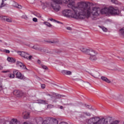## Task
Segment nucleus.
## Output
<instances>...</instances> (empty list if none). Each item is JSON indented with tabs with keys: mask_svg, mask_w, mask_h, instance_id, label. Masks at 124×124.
Listing matches in <instances>:
<instances>
[{
	"mask_svg": "<svg viewBox=\"0 0 124 124\" xmlns=\"http://www.w3.org/2000/svg\"><path fill=\"white\" fill-rule=\"evenodd\" d=\"M78 6H75V2L68 4V7L70 9H65L62 12V15L66 18H74L77 20L89 19L91 14V10L88 7V3L85 2L78 3Z\"/></svg>",
	"mask_w": 124,
	"mask_h": 124,
	"instance_id": "nucleus-1",
	"label": "nucleus"
},
{
	"mask_svg": "<svg viewBox=\"0 0 124 124\" xmlns=\"http://www.w3.org/2000/svg\"><path fill=\"white\" fill-rule=\"evenodd\" d=\"M22 124H59V121L57 119L52 117H48L46 118L45 120H43L42 117H36L33 120V121L29 122L26 121ZM60 124H67L65 122H61Z\"/></svg>",
	"mask_w": 124,
	"mask_h": 124,
	"instance_id": "nucleus-2",
	"label": "nucleus"
},
{
	"mask_svg": "<svg viewBox=\"0 0 124 124\" xmlns=\"http://www.w3.org/2000/svg\"><path fill=\"white\" fill-rule=\"evenodd\" d=\"M87 7H89L90 9V15L89 17H91V15H92V18L93 20H96L98 18L99 15H106V16H110V7L109 8H104L101 10H99V8L96 7H93L92 9H91V6H89L87 4Z\"/></svg>",
	"mask_w": 124,
	"mask_h": 124,
	"instance_id": "nucleus-3",
	"label": "nucleus"
},
{
	"mask_svg": "<svg viewBox=\"0 0 124 124\" xmlns=\"http://www.w3.org/2000/svg\"><path fill=\"white\" fill-rule=\"evenodd\" d=\"M110 16H122L121 15V12L119 10V8L117 7H110Z\"/></svg>",
	"mask_w": 124,
	"mask_h": 124,
	"instance_id": "nucleus-4",
	"label": "nucleus"
},
{
	"mask_svg": "<svg viewBox=\"0 0 124 124\" xmlns=\"http://www.w3.org/2000/svg\"><path fill=\"white\" fill-rule=\"evenodd\" d=\"M14 74L16 75V78L17 79H20V80H28V78H26L24 75H22L21 72L17 70H15L13 71Z\"/></svg>",
	"mask_w": 124,
	"mask_h": 124,
	"instance_id": "nucleus-5",
	"label": "nucleus"
},
{
	"mask_svg": "<svg viewBox=\"0 0 124 124\" xmlns=\"http://www.w3.org/2000/svg\"><path fill=\"white\" fill-rule=\"evenodd\" d=\"M97 54V52L93 50H91L90 52L89 53L90 57V60L92 62H95L96 60H97V57H96V55Z\"/></svg>",
	"mask_w": 124,
	"mask_h": 124,
	"instance_id": "nucleus-6",
	"label": "nucleus"
},
{
	"mask_svg": "<svg viewBox=\"0 0 124 124\" xmlns=\"http://www.w3.org/2000/svg\"><path fill=\"white\" fill-rule=\"evenodd\" d=\"M17 54H18L19 56H21V57L27 59V60H30L31 58H32V56L30 55L28 53H26L24 51H17Z\"/></svg>",
	"mask_w": 124,
	"mask_h": 124,
	"instance_id": "nucleus-7",
	"label": "nucleus"
},
{
	"mask_svg": "<svg viewBox=\"0 0 124 124\" xmlns=\"http://www.w3.org/2000/svg\"><path fill=\"white\" fill-rule=\"evenodd\" d=\"M50 7H52V9L56 12H59L61 10V6L59 4H55V3H50Z\"/></svg>",
	"mask_w": 124,
	"mask_h": 124,
	"instance_id": "nucleus-8",
	"label": "nucleus"
},
{
	"mask_svg": "<svg viewBox=\"0 0 124 124\" xmlns=\"http://www.w3.org/2000/svg\"><path fill=\"white\" fill-rule=\"evenodd\" d=\"M46 95H48V96H50L51 98H53V97L55 98H61L62 96H63V95H60L53 92L50 93V94H46Z\"/></svg>",
	"mask_w": 124,
	"mask_h": 124,
	"instance_id": "nucleus-9",
	"label": "nucleus"
},
{
	"mask_svg": "<svg viewBox=\"0 0 124 124\" xmlns=\"http://www.w3.org/2000/svg\"><path fill=\"white\" fill-rule=\"evenodd\" d=\"M14 94L17 96V97H20L21 96H23L24 94L22 91H20L19 90H15L14 91Z\"/></svg>",
	"mask_w": 124,
	"mask_h": 124,
	"instance_id": "nucleus-10",
	"label": "nucleus"
},
{
	"mask_svg": "<svg viewBox=\"0 0 124 124\" xmlns=\"http://www.w3.org/2000/svg\"><path fill=\"white\" fill-rule=\"evenodd\" d=\"M5 124H20V122L17 119H12L11 122H7Z\"/></svg>",
	"mask_w": 124,
	"mask_h": 124,
	"instance_id": "nucleus-11",
	"label": "nucleus"
},
{
	"mask_svg": "<svg viewBox=\"0 0 124 124\" xmlns=\"http://www.w3.org/2000/svg\"><path fill=\"white\" fill-rule=\"evenodd\" d=\"M0 19L2 21H6V22H8L9 23L12 22V19L11 18H7L5 16H0Z\"/></svg>",
	"mask_w": 124,
	"mask_h": 124,
	"instance_id": "nucleus-12",
	"label": "nucleus"
},
{
	"mask_svg": "<svg viewBox=\"0 0 124 124\" xmlns=\"http://www.w3.org/2000/svg\"><path fill=\"white\" fill-rule=\"evenodd\" d=\"M31 113L28 112V111H25L23 112L22 113V116L23 119H24V120H28L29 119V118H30Z\"/></svg>",
	"mask_w": 124,
	"mask_h": 124,
	"instance_id": "nucleus-13",
	"label": "nucleus"
},
{
	"mask_svg": "<svg viewBox=\"0 0 124 124\" xmlns=\"http://www.w3.org/2000/svg\"><path fill=\"white\" fill-rule=\"evenodd\" d=\"M92 49H88L85 47H82L80 48V50L81 52H83V53H85V54H87V55H89V53L91 52V51H92Z\"/></svg>",
	"mask_w": 124,
	"mask_h": 124,
	"instance_id": "nucleus-14",
	"label": "nucleus"
},
{
	"mask_svg": "<svg viewBox=\"0 0 124 124\" xmlns=\"http://www.w3.org/2000/svg\"><path fill=\"white\" fill-rule=\"evenodd\" d=\"M16 65L17 66L20 67V68H22V69H27V67L26 65L20 62H17Z\"/></svg>",
	"mask_w": 124,
	"mask_h": 124,
	"instance_id": "nucleus-15",
	"label": "nucleus"
},
{
	"mask_svg": "<svg viewBox=\"0 0 124 124\" xmlns=\"http://www.w3.org/2000/svg\"><path fill=\"white\" fill-rule=\"evenodd\" d=\"M43 9H45V8H50L51 7V4H49L48 2H45V3H42L41 4Z\"/></svg>",
	"mask_w": 124,
	"mask_h": 124,
	"instance_id": "nucleus-16",
	"label": "nucleus"
},
{
	"mask_svg": "<svg viewBox=\"0 0 124 124\" xmlns=\"http://www.w3.org/2000/svg\"><path fill=\"white\" fill-rule=\"evenodd\" d=\"M51 2H53L55 4H62V0H51Z\"/></svg>",
	"mask_w": 124,
	"mask_h": 124,
	"instance_id": "nucleus-17",
	"label": "nucleus"
},
{
	"mask_svg": "<svg viewBox=\"0 0 124 124\" xmlns=\"http://www.w3.org/2000/svg\"><path fill=\"white\" fill-rule=\"evenodd\" d=\"M13 6H14V7H16V8H18L19 9H22V6L18 5L15 1L13 2Z\"/></svg>",
	"mask_w": 124,
	"mask_h": 124,
	"instance_id": "nucleus-18",
	"label": "nucleus"
},
{
	"mask_svg": "<svg viewBox=\"0 0 124 124\" xmlns=\"http://www.w3.org/2000/svg\"><path fill=\"white\" fill-rule=\"evenodd\" d=\"M7 60L9 62H13L14 63L16 62V59L15 58H13L12 57H8Z\"/></svg>",
	"mask_w": 124,
	"mask_h": 124,
	"instance_id": "nucleus-19",
	"label": "nucleus"
},
{
	"mask_svg": "<svg viewBox=\"0 0 124 124\" xmlns=\"http://www.w3.org/2000/svg\"><path fill=\"white\" fill-rule=\"evenodd\" d=\"M101 79L103 80V81H104L105 82H106L107 83H111V81L109 80L107 78L105 77H102L101 78Z\"/></svg>",
	"mask_w": 124,
	"mask_h": 124,
	"instance_id": "nucleus-20",
	"label": "nucleus"
},
{
	"mask_svg": "<svg viewBox=\"0 0 124 124\" xmlns=\"http://www.w3.org/2000/svg\"><path fill=\"white\" fill-rule=\"evenodd\" d=\"M81 115H82L81 116V117H85V116H88L89 117H90V116H91V113L88 112H85L82 113Z\"/></svg>",
	"mask_w": 124,
	"mask_h": 124,
	"instance_id": "nucleus-21",
	"label": "nucleus"
},
{
	"mask_svg": "<svg viewBox=\"0 0 124 124\" xmlns=\"http://www.w3.org/2000/svg\"><path fill=\"white\" fill-rule=\"evenodd\" d=\"M36 103H39L40 104H46V101L43 100H37Z\"/></svg>",
	"mask_w": 124,
	"mask_h": 124,
	"instance_id": "nucleus-22",
	"label": "nucleus"
},
{
	"mask_svg": "<svg viewBox=\"0 0 124 124\" xmlns=\"http://www.w3.org/2000/svg\"><path fill=\"white\" fill-rule=\"evenodd\" d=\"M99 27L100 29H101V30H102V31H104L105 32H107L108 31V29H107V28L104 27V26H99Z\"/></svg>",
	"mask_w": 124,
	"mask_h": 124,
	"instance_id": "nucleus-23",
	"label": "nucleus"
},
{
	"mask_svg": "<svg viewBox=\"0 0 124 124\" xmlns=\"http://www.w3.org/2000/svg\"><path fill=\"white\" fill-rule=\"evenodd\" d=\"M63 2L64 3H68V4H69L70 2L72 3V2H75L72 0H63Z\"/></svg>",
	"mask_w": 124,
	"mask_h": 124,
	"instance_id": "nucleus-24",
	"label": "nucleus"
},
{
	"mask_svg": "<svg viewBox=\"0 0 124 124\" xmlns=\"http://www.w3.org/2000/svg\"><path fill=\"white\" fill-rule=\"evenodd\" d=\"M5 0H2V3L1 4V5L0 6V8H2V7L6 5V3H4V1H5Z\"/></svg>",
	"mask_w": 124,
	"mask_h": 124,
	"instance_id": "nucleus-25",
	"label": "nucleus"
},
{
	"mask_svg": "<svg viewBox=\"0 0 124 124\" xmlns=\"http://www.w3.org/2000/svg\"><path fill=\"white\" fill-rule=\"evenodd\" d=\"M8 77H9L11 79H14V78H15V74L14 73L8 74Z\"/></svg>",
	"mask_w": 124,
	"mask_h": 124,
	"instance_id": "nucleus-26",
	"label": "nucleus"
},
{
	"mask_svg": "<svg viewBox=\"0 0 124 124\" xmlns=\"http://www.w3.org/2000/svg\"><path fill=\"white\" fill-rule=\"evenodd\" d=\"M111 1L112 3H114V4H119V1L117 0H111Z\"/></svg>",
	"mask_w": 124,
	"mask_h": 124,
	"instance_id": "nucleus-27",
	"label": "nucleus"
},
{
	"mask_svg": "<svg viewBox=\"0 0 124 124\" xmlns=\"http://www.w3.org/2000/svg\"><path fill=\"white\" fill-rule=\"evenodd\" d=\"M35 16L36 17H37L38 18H41V15L38 13H36L34 14Z\"/></svg>",
	"mask_w": 124,
	"mask_h": 124,
	"instance_id": "nucleus-28",
	"label": "nucleus"
},
{
	"mask_svg": "<svg viewBox=\"0 0 124 124\" xmlns=\"http://www.w3.org/2000/svg\"><path fill=\"white\" fill-rule=\"evenodd\" d=\"M2 52H4V53H6L7 54H9V53H10V51L7 49H2Z\"/></svg>",
	"mask_w": 124,
	"mask_h": 124,
	"instance_id": "nucleus-29",
	"label": "nucleus"
},
{
	"mask_svg": "<svg viewBox=\"0 0 124 124\" xmlns=\"http://www.w3.org/2000/svg\"><path fill=\"white\" fill-rule=\"evenodd\" d=\"M45 25L47 27H52V25H51V24H50L49 22H46Z\"/></svg>",
	"mask_w": 124,
	"mask_h": 124,
	"instance_id": "nucleus-30",
	"label": "nucleus"
},
{
	"mask_svg": "<svg viewBox=\"0 0 124 124\" xmlns=\"http://www.w3.org/2000/svg\"><path fill=\"white\" fill-rule=\"evenodd\" d=\"M8 72H10V70H7L6 71H2V73H8Z\"/></svg>",
	"mask_w": 124,
	"mask_h": 124,
	"instance_id": "nucleus-31",
	"label": "nucleus"
},
{
	"mask_svg": "<svg viewBox=\"0 0 124 124\" xmlns=\"http://www.w3.org/2000/svg\"><path fill=\"white\" fill-rule=\"evenodd\" d=\"M66 72H67V71L66 70H62V74H63L64 75H66Z\"/></svg>",
	"mask_w": 124,
	"mask_h": 124,
	"instance_id": "nucleus-32",
	"label": "nucleus"
},
{
	"mask_svg": "<svg viewBox=\"0 0 124 124\" xmlns=\"http://www.w3.org/2000/svg\"><path fill=\"white\" fill-rule=\"evenodd\" d=\"M71 72L69 71H67L66 75H71Z\"/></svg>",
	"mask_w": 124,
	"mask_h": 124,
	"instance_id": "nucleus-33",
	"label": "nucleus"
},
{
	"mask_svg": "<svg viewBox=\"0 0 124 124\" xmlns=\"http://www.w3.org/2000/svg\"><path fill=\"white\" fill-rule=\"evenodd\" d=\"M54 23H57L58 24H62V22L57 20H54Z\"/></svg>",
	"mask_w": 124,
	"mask_h": 124,
	"instance_id": "nucleus-34",
	"label": "nucleus"
},
{
	"mask_svg": "<svg viewBox=\"0 0 124 124\" xmlns=\"http://www.w3.org/2000/svg\"><path fill=\"white\" fill-rule=\"evenodd\" d=\"M42 67L43 68V69H48V67L45 65H43Z\"/></svg>",
	"mask_w": 124,
	"mask_h": 124,
	"instance_id": "nucleus-35",
	"label": "nucleus"
},
{
	"mask_svg": "<svg viewBox=\"0 0 124 124\" xmlns=\"http://www.w3.org/2000/svg\"><path fill=\"white\" fill-rule=\"evenodd\" d=\"M32 20L33 22H37V18L35 17L33 18Z\"/></svg>",
	"mask_w": 124,
	"mask_h": 124,
	"instance_id": "nucleus-36",
	"label": "nucleus"
},
{
	"mask_svg": "<svg viewBox=\"0 0 124 124\" xmlns=\"http://www.w3.org/2000/svg\"><path fill=\"white\" fill-rule=\"evenodd\" d=\"M41 88L42 89H45V84H42Z\"/></svg>",
	"mask_w": 124,
	"mask_h": 124,
	"instance_id": "nucleus-37",
	"label": "nucleus"
},
{
	"mask_svg": "<svg viewBox=\"0 0 124 124\" xmlns=\"http://www.w3.org/2000/svg\"><path fill=\"white\" fill-rule=\"evenodd\" d=\"M71 28L70 27H67V30H68L69 31H71Z\"/></svg>",
	"mask_w": 124,
	"mask_h": 124,
	"instance_id": "nucleus-38",
	"label": "nucleus"
},
{
	"mask_svg": "<svg viewBox=\"0 0 124 124\" xmlns=\"http://www.w3.org/2000/svg\"><path fill=\"white\" fill-rule=\"evenodd\" d=\"M54 20H55V19H54L53 18H50L49 19V21H51V22H54Z\"/></svg>",
	"mask_w": 124,
	"mask_h": 124,
	"instance_id": "nucleus-39",
	"label": "nucleus"
},
{
	"mask_svg": "<svg viewBox=\"0 0 124 124\" xmlns=\"http://www.w3.org/2000/svg\"><path fill=\"white\" fill-rule=\"evenodd\" d=\"M2 68H3V67H2V66L0 65V70H1V69H2Z\"/></svg>",
	"mask_w": 124,
	"mask_h": 124,
	"instance_id": "nucleus-40",
	"label": "nucleus"
},
{
	"mask_svg": "<svg viewBox=\"0 0 124 124\" xmlns=\"http://www.w3.org/2000/svg\"><path fill=\"white\" fill-rule=\"evenodd\" d=\"M0 84H1V85H2V86H3L2 85V81H1V79L0 78Z\"/></svg>",
	"mask_w": 124,
	"mask_h": 124,
	"instance_id": "nucleus-41",
	"label": "nucleus"
},
{
	"mask_svg": "<svg viewBox=\"0 0 124 124\" xmlns=\"http://www.w3.org/2000/svg\"><path fill=\"white\" fill-rule=\"evenodd\" d=\"M38 63L40 64L41 61L40 60H38L37 61Z\"/></svg>",
	"mask_w": 124,
	"mask_h": 124,
	"instance_id": "nucleus-42",
	"label": "nucleus"
},
{
	"mask_svg": "<svg viewBox=\"0 0 124 124\" xmlns=\"http://www.w3.org/2000/svg\"><path fill=\"white\" fill-rule=\"evenodd\" d=\"M33 48L34 49H35V50H36V49H37V48H35V46H33Z\"/></svg>",
	"mask_w": 124,
	"mask_h": 124,
	"instance_id": "nucleus-43",
	"label": "nucleus"
},
{
	"mask_svg": "<svg viewBox=\"0 0 124 124\" xmlns=\"http://www.w3.org/2000/svg\"><path fill=\"white\" fill-rule=\"evenodd\" d=\"M62 108H63V107H62V106L60 107V109H62Z\"/></svg>",
	"mask_w": 124,
	"mask_h": 124,
	"instance_id": "nucleus-44",
	"label": "nucleus"
},
{
	"mask_svg": "<svg viewBox=\"0 0 124 124\" xmlns=\"http://www.w3.org/2000/svg\"><path fill=\"white\" fill-rule=\"evenodd\" d=\"M53 102H57V101H56V100H54Z\"/></svg>",
	"mask_w": 124,
	"mask_h": 124,
	"instance_id": "nucleus-45",
	"label": "nucleus"
},
{
	"mask_svg": "<svg viewBox=\"0 0 124 124\" xmlns=\"http://www.w3.org/2000/svg\"><path fill=\"white\" fill-rule=\"evenodd\" d=\"M64 105H68V104H63Z\"/></svg>",
	"mask_w": 124,
	"mask_h": 124,
	"instance_id": "nucleus-46",
	"label": "nucleus"
},
{
	"mask_svg": "<svg viewBox=\"0 0 124 124\" xmlns=\"http://www.w3.org/2000/svg\"><path fill=\"white\" fill-rule=\"evenodd\" d=\"M0 51H2V49H0Z\"/></svg>",
	"mask_w": 124,
	"mask_h": 124,
	"instance_id": "nucleus-47",
	"label": "nucleus"
},
{
	"mask_svg": "<svg viewBox=\"0 0 124 124\" xmlns=\"http://www.w3.org/2000/svg\"><path fill=\"white\" fill-rule=\"evenodd\" d=\"M123 61H124V58L123 59Z\"/></svg>",
	"mask_w": 124,
	"mask_h": 124,
	"instance_id": "nucleus-48",
	"label": "nucleus"
},
{
	"mask_svg": "<svg viewBox=\"0 0 124 124\" xmlns=\"http://www.w3.org/2000/svg\"><path fill=\"white\" fill-rule=\"evenodd\" d=\"M51 43H54V42H51Z\"/></svg>",
	"mask_w": 124,
	"mask_h": 124,
	"instance_id": "nucleus-49",
	"label": "nucleus"
},
{
	"mask_svg": "<svg viewBox=\"0 0 124 124\" xmlns=\"http://www.w3.org/2000/svg\"><path fill=\"white\" fill-rule=\"evenodd\" d=\"M123 124H124V123H123Z\"/></svg>",
	"mask_w": 124,
	"mask_h": 124,
	"instance_id": "nucleus-50",
	"label": "nucleus"
}]
</instances>
